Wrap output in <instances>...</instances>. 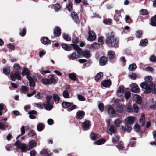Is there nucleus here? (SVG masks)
I'll list each match as a JSON object with an SVG mask.
<instances>
[{
  "mask_svg": "<svg viewBox=\"0 0 156 156\" xmlns=\"http://www.w3.org/2000/svg\"><path fill=\"white\" fill-rule=\"evenodd\" d=\"M154 85L150 83L143 82L140 84V87L145 90L144 92L146 93H150L151 90H153Z\"/></svg>",
  "mask_w": 156,
  "mask_h": 156,
  "instance_id": "1",
  "label": "nucleus"
},
{
  "mask_svg": "<svg viewBox=\"0 0 156 156\" xmlns=\"http://www.w3.org/2000/svg\"><path fill=\"white\" fill-rule=\"evenodd\" d=\"M15 145L16 146L17 149H20L22 152H26L29 150L25 144L21 143L19 140L15 142Z\"/></svg>",
  "mask_w": 156,
  "mask_h": 156,
  "instance_id": "2",
  "label": "nucleus"
},
{
  "mask_svg": "<svg viewBox=\"0 0 156 156\" xmlns=\"http://www.w3.org/2000/svg\"><path fill=\"white\" fill-rule=\"evenodd\" d=\"M62 105L63 108H67L68 107L71 106L67 109V111L68 112H70L72 110L77 108V106L73 105V103H72L65 102L62 103Z\"/></svg>",
  "mask_w": 156,
  "mask_h": 156,
  "instance_id": "3",
  "label": "nucleus"
},
{
  "mask_svg": "<svg viewBox=\"0 0 156 156\" xmlns=\"http://www.w3.org/2000/svg\"><path fill=\"white\" fill-rule=\"evenodd\" d=\"M107 57L111 62H115V52L112 50L109 51L107 53Z\"/></svg>",
  "mask_w": 156,
  "mask_h": 156,
  "instance_id": "4",
  "label": "nucleus"
},
{
  "mask_svg": "<svg viewBox=\"0 0 156 156\" xmlns=\"http://www.w3.org/2000/svg\"><path fill=\"white\" fill-rule=\"evenodd\" d=\"M114 36L113 33L111 32L108 34L107 38L106 43L111 46L112 42L114 41Z\"/></svg>",
  "mask_w": 156,
  "mask_h": 156,
  "instance_id": "5",
  "label": "nucleus"
},
{
  "mask_svg": "<svg viewBox=\"0 0 156 156\" xmlns=\"http://www.w3.org/2000/svg\"><path fill=\"white\" fill-rule=\"evenodd\" d=\"M10 75L11 80L13 81H15L16 79L19 80H21V77L19 73L18 72H16L14 74L11 73Z\"/></svg>",
  "mask_w": 156,
  "mask_h": 156,
  "instance_id": "6",
  "label": "nucleus"
},
{
  "mask_svg": "<svg viewBox=\"0 0 156 156\" xmlns=\"http://www.w3.org/2000/svg\"><path fill=\"white\" fill-rule=\"evenodd\" d=\"M41 41L42 44L46 45H50L51 43L50 40L46 37H42Z\"/></svg>",
  "mask_w": 156,
  "mask_h": 156,
  "instance_id": "7",
  "label": "nucleus"
},
{
  "mask_svg": "<svg viewBox=\"0 0 156 156\" xmlns=\"http://www.w3.org/2000/svg\"><path fill=\"white\" fill-rule=\"evenodd\" d=\"M79 55L80 56L84 57L87 58H89L91 56L90 52L87 50H84L83 51L82 50Z\"/></svg>",
  "mask_w": 156,
  "mask_h": 156,
  "instance_id": "8",
  "label": "nucleus"
},
{
  "mask_svg": "<svg viewBox=\"0 0 156 156\" xmlns=\"http://www.w3.org/2000/svg\"><path fill=\"white\" fill-rule=\"evenodd\" d=\"M82 127L85 130L88 129L90 126V122L88 120H85L82 124Z\"/></svg>",
  "mask_w": 156,
  "mask_h": 156,
  "instance_id": "9",
  "label": "nucleus"
},
{
  "mask_svg": "<svg viewBox=\"0 0 156 156\" xmlns=\"http://www.w3.org/2000/svg\"><path fill=\"white\" fill-rule=\"evenodd\" d=\"M71 16L73 21L78 23H79L80 21L77 14L75 12H73L71 14Z\"/></svg>",
  "mask_w": 156,
  "mask_h": 156,
  "instance_id": "10",
  "label": "nucleus"
},
{
  "mask_svg": "<svg viewBox=\"0 0 156 156\" xmlns=\"http://www.w3.org/2000/svg\"><path fill=\"white\" fill-rule=\"evenodd\" d=\"M89 36L88 38V40L93 41L96 38V36L95 34L93 31H89L88 32Z\"/></svg>",
  "mask_w": 156,
  "mask_h": 156,
  "instance_id": "11",
  "label": "nucleus"
},
{
  "mask_svg": "<svg viewBox=\"0 0 156 156\" xmlns=\"http://www.w3.org/2000/svg\"><path fill=\"white\" fill-rule=\"evenodd\" d=\"M124 93V88L122 86H119L118 89L117 93V96L121 97L122 96Z\"/></svg>",
  "mask_w": 156,
  "mask_h": 156,
  "instance_id": "12",
  "label": "nucleus"
},
{
  "mask_svg": "<svg viewBox=\"0 0 156 156\" xmlns=\"http://www.w3.org/2000/svg\"><path fill=\"white\" fill-rule=\"evenodd\" d=\"M135 118L134 117L129 116L125 119V122L126 124H131L133 123Z\"/></svg>",
  "mask_w": 156,
  "mask_h": 156,
  "instance_id": "13",
  "label": "nucleus"
},
{
  "mask_svg": "<svg viewBox=\"0 0 156 156\" xmlns=\"http://www.w3.org/2000/svg\"><path fill=\"white\" fill-rule=\"evenodd\" d=\"M107 131L108 133L111 135H112V133H115L116 132V127L114 125H112L108 129H107Z\"/></svg>",
  "mask_w": 156,
  "mask_h": 156,
  "instance_id": "14",
  "label": "nucleus"
},
{
  "mask_svg": "<svg viewBox=\"0 0 156 156\" xmlns=\"http://www.w3.org/2000/svg\"><path fill=\"white\" fill-rule=\"evenodd\" d=\"M67 57L70 60H74L76 58H80V56L77 55L76 52H74L70 55H68Z\"/></svg>",
  "mask_w": 156,
  "mask_h": 156,
  "instance_id": "15",
  "label": "nucleus"
},
{
  "mask_svg": "<svg viewBox=\"0 0 156 156\" xmlns=\"http://www.w3.org/2000/svg\"><path fill=\"white\" fill-rule=\"evenodd\" d=\"M85 115V113L83 111H78L76 114V118L77 119L80 120L83 118Z\"/></svg>",
  "mask_w": 156,
  "mask_h": 156,
  "instance_id": "16",
  "label": "nucleus"
},
{
  "mask_svg": "<svg viewBox=\"0 0 156 156\" xmlns=\"http://www.w3.org/2000/svg\"><path fill=\"white\" fill-rule=\"evenodd\" d=\"M108 114L111 116H115L116 115L115 111L113 108L109 107L108 109Z\"/></svg>",
  "mask_w": 156,
  "mask_h": 156,
  "instance_id": "17",
  "label": "nucleus"
},
{
  "mask_svg": "<svg viewBox=\"0 0 156 156\" xmlns=\"http://www.w3.org/2000/svg\"><path fill=\"white\" fill-rule=\"evenodd\" d=\"M62 47L64 50L67 51H70L72 49L71 44L69 45L65 43H62Z\"/></svg>",
  "mask_w": 156,
  "mask_h": 156,
  "instance_id": "18",
  "label": "nucleus"
},
{
  "mask_svg": "<svg viewBox=\"0 0 156 156\" xmlns=\"http://www.w3.org/2000/svg\"><path fill=\"white\" fill-rule=\"evenodd\" d=\"M107 62V58L105 56H102L100 59L99 63L101 66H104L106 64Z\"/></svg>",
  "mask_w": 156,
  "mask_h": 156,
  "instance_id": "19",
  "label": "nucleus"
},
{
  "mask_svg": "<svg viewBox=\"0 0 156 156\" xmlns=\"http://www.w3.org/2000/svg\"><path fill=\"white\" fill-rule=\"evenodd\" d=\"M41 156H50L51 153L49 151L45 149H42L40 152Z\"/></svg>",
  "mask_w": 156,
  "mask_h": 156,
  "instance_id": "20",
  "label": "nucleus"
},
{
  "mask_svg": "<svg viewBox=\"0 0 156 156\" xmlns=\"http://www.w3.org/2000/svg\"><path fill=\"white\" fill-rule=\"evenodd\" d=\"M54 34L55 37H58L60 35V29L59 27H56L54 30Z\"/></svg>",
  "mask_w": 156,
  "mask_h": 156,
  "instance_id": "21",
  "label": "nucleus"
},
{
  "mask_svg": "<svg viewBox=\"0 0 156 156\" xmlns=\"http://www.w3.org/2000/svg\"><path fill=\"white\" fill-rule=\"evenodd\" d=\"M133 99L134 101H136V102L139 104L141 103L142 101V98L138 95H135L133 97Z\"/></svg>",
  "mask_w": 156,
  "mask_h": 156,
  "instance_id": "22",
  "label": "nucleus"
},
{
  "mask_svg": "<svg viewBox=\"0 0 156 156\" xmlns=\"http://www.w3.org/2000/svg\"><path fill=\"white\" fill-rule=\"evenodd\" d=\"M90 137L91 140H95L100 138V136L98 134L91 133L90 134Z\"/></svg>",
  "mask_w": 156,
  "mask_h": 156,
  "instance_id": "23",
  "label": "nucleus"
},
{
  "mask_svg": "<svg viewBox=\"0 0 156 156\" xmlns=\"http://www.w3.org/2000/svg\"><path fill=\"white\" fill-rule=\"evenodd\" d=\"M121 129L124 131L130 132L131 131L132 128L131 127L128 125L126 126L125 127L122 126H121Z\"/></svg>",
  "mask_w": 156,
  "mask_h": 156,
  "instance_id": "24",
  "label": "nucleus"
},
{
  "mask_svg": "<svg viewBox=\"0 0 156 156\" xmlns=\"http://www.w3.org/2000/svg\"><path fill=\"white\" fill-rule=\"evenodd\" d=\"M36 144H37L35 141L34 140H31L29 142L28 147L29 149H31L35 147Z\"/></svg>",
  "mask_w": 156,
  "mask_h": 156,
  "instance_id": "25",
  "label": "nucleus"
},
{
  "mask_svg": "<svg viewBox=\"0 0 156 156\" xmlns=\"http://www.w3.org/2000/svg\"><path fill=\"white\" fill-rule=\"evenodd\" d=\"M124 106V105H118L116 108V111L119 113H122L123 111V108Z\"/></svg>",
  "mask_w": 156,
  "mask_h": 156,
  "instance_id": "26",
  "label": "nucleus"
},
{
  "mask_svg": "<svg viewBox=\"0 0 156 156\" xmlns=\"http://www.w3.org/2000/svg\"><path fill=\"white\" fill-rule=\"evenodd\" d=\"M140 90L138 86L136 84H134L131 88V91L132 92L137 93L139 92Z\"/></svg>",
  "mask_w": 156,
  "mask_h": 156,
  "instance_id": "27",
  "label": "nucleus"
},
{
  "mask_svg": "<svg viewBox=\"0 0 156 156\" xmlns=\"http://www.w3.org/2000/svg\"><path fill=\"white\" fill-rule=\"evenodd\" d=\"M48 79L49 83H54L55 84L56 83V81L54 78V76L52 75H51L48 76Z\"/></svg>",
  "mask_w": 156,
  "mask_h": 156,
  "instance_id": "28",
  "label": "nucleus"
},
{
  "mask_svg": "<svg viewBox=\"0 0 156 156\" xmlns=\"http://www.w3.org/2000/svg\"><path fill=\"white\" fill-rule=\"evenodd\" d=\"M111 85V82L110 80H105L101 83V85L106 87H108Z\"/></svg>",
  "mask_w": 156,
  "mask_h": 156,
  "instance_id": "29",
  "label": "nucleus"
},
{
  "mask_svg": "<svg viewBox=\"0 0 156 156\" xmlns=\"http://www.w3.org/2000/svg\"><path fill=\"white\" fill-rule=\"evenodd\" d=\"M9 124L8 123H4V122H0V129L2 130H4L5 128L9 126Z\"/></svg>",
  "mask_w": 156,
  "mask_h": 156,
  "instance_id": "30",
  "label": "nucleus"
},
{
  "mask_svg": "<svg viewBox=\"0 0 156 156\" xmlns=\"http://www.w3.org/2000/svg\"><path fill=\"white\" fill-rule=\"evenodd\" d=\"M118 41L115 37L114 39V41L112 42V44L111 47L114 48H117L118 47Z\"/></svg>",
  "mask_w": 156,
  "mask_h": 156,
  "instance_id": "31",
  "label": "nucleus"
},
{
  "mask_svg": "<svg viewBox=\"0 0 156 156\" xmlns=\"http://www.w3.org/2000/svg\"><path fill=\"white\" fill-rule=\"evenodd\" d=\"M72 48H73V49L76 50L77 53L79 54L80 53V52L82 51L81 49L77 45L74 44H71Z\"/></svg>",
  "mask_w": 156,
  "mask_h": 156,
  "instance_id": "32",
  "label": "nucleus"
},
{
  "mask_svg": "<svg viewBox=\"0 0 156 156\" xmlns=\"http://www.w3.org/2000/svg\"><path fill=\"white\" fill-rule=\"evenodd\" d=\"M27 78L29 81L30 85L31 87H34L35 86V83L33 79L30 76H27Z\"/></svg>",
  "mask_w": 156,
  "mask_h": 156,
  "instance_id": "33",
  "label": "nucleus"
},
{
  "mask_svg": "<svg viewBox=\"0 0 156 156\" xmlns=\"http://www.w3.org/2000/svg\"><path fill=\"white\" fill-rule=\"evenodd\" d=\"M148 43V41L147 39L141 40L140 42L139 45L141 46L144 47L147 46Z\"/></svg>",
  "mask_w": 156,
  "mask_h": 156,
  "instance_id": "34",
  "label": "nucleus"
},
{
  "mask_svg": "<svg viewBox=\"0 0 156 156\" xmlns=\"http://www.w3.org/2000/svg\"><path fill=\"white\" fill-rule=\"evenodd\" d=\"M140 121L141 123V126H144L145 124V115L143 114H141V117L140 119Z\"/></svg>",
  "mask_w": 156,
  "mask_h": 156,
  "instance_id": "35",
  "label": "nucleus"
},
{
  "mask_svg": "<svg viewBox=\"0 0 156 156\" xmlns=\"http://www.w3.org/2000/svg\"><path fill=\"white\" fill-rule=\"evenodd\" d=\"M114 123L115 127H118L122 124V122L119 119L117 118L115 120Z\"/></svg>",
  "mask_w": 156,
  "mask_h": 156,
  "instance_id": "36",
  "label": "nucleus"
},
{
  "mask_svg": "<svg viewBox=\"0 0 156 156\" xmlns=\"http://www.w3.org/2000/svg\"><path fill=\"white\" fill-rule=\"evenodd\" d=\"M69 78L73 80H75L76 79V75L74 73H69Z\"/></svg>",
  "mask_w": 156,
  "mask_h": 156,
  "instance_id": "37",
  "label": "nucleus"
},
{
  "mask_svg": "<svg viewBox=\"0 0 156 156\" xmlns=\"http://www.w3.org/2000/svg\"><path fill=\"white\" fill-rule=\"evenodd\" d=\"M54 9L55 11L58 12L62 10V8L60 4H56L55 5Z\"/></svg>",
  "mask_w": 156,
  "mask_h": 156,
  "instance_id": "38",
  "label": "nucleus"
},
{
  "mask_svg": "<svg viewBox=\"0 0 156 156\" xmlns=\"http://www.w3.org/2000/svg\"><path fill=\"white\" fill-rule=\"evenodd\" d=\"M137 66L136 64H133L130 65L128 67V69L129 70L132 71H134L136 68Z\"/></svg>",
  "mask_w": 156,
  "mask_h": 156,
  "instance_id": "39",
  "label": "nucleus"
},
{
  "mask_svg": "<svg viewBox=\"0 0 156 156\" xmlns=\"http://www.w3.org/2000/svg\"><path fill=\"white\" fill-rule=\"evenodd\" d=\"M151 24L153 26H156V15L152 18L151 21Z\"/></svg>",
  "mask_w": 156,
  "mask_h": 156,
  "instance_id": "40",
  "label": "nucleus"
},
{
  "mask_svg": "<svg viewBox=\"0 0 156 156\" xmlns=\"http://www.w3.org/2000/svg\"><path fill=\"white\" fill-rule=\"evenodd\" d=\"M53 98L55 102L58 103L60 99V97L57 94H54L53 95Z\"/></svg>",
  "mask_w": 156,
  "mask_h": 156,
  "instance_id": "41",
  "label": "nucleus"
},
{
  "mask_svg": "<svg viewBox=\"0 0 156 156\" xmlns=\"http://www.w3.org/2000/svg\"><path fill=\"white\" fill-rule=\"evenodd\" d=\"M103 76V73L102 72H100L98 73L95 77V79L97 82H98L101 77Z\"/></svg>",
  "mask_w": 156,
  "mask_h": 156,
  "instance_id": "42",
  "label": "nucleus"
},
{
  "mask_svg": "<svg viewBox=\"0 0 156 156\" xmlns=\"http://www.w3.org/2000/svg\"><path fill=\"white\" fill-rule=\"evenodd\" d=\"M62 96L65 98H70L69 94L67 90H65L63 92Z\"/></svg>",
  "mask_w": 156,
  "mask_h": 156,
  "instance_id": "43",
  "label": "nucleus"
},
{
  "mask_svg": "<svg viewBox=\"0 0 156 156\" xmlns=\"http://www.w3.org/2000/svg\"><path fill=\"white\" fill-rule=\"evenodd\" d=\"M22 73L23 76L27 75V76H30V73L29 70L26 68H25L23 70Z\"/></svg>",
  "mask_w": 156,
  "mask_h": 156,
  "instance_id": "44",
  "label": "nucleus"
},
{
  "mask_svg": "<svg viewBox=\"0 0 156 156\" xmlns=\"http://www.w3.org/2000/svg\"><path fill=\"white\" fill-rule=\"evenodd\" d=\"M44 105L46 109L48 110H50L53 108V106L50 104H44Z\"/></svg>",
  "mask_w": 156,
  "mask_h": 156,
  "instance_id": "45",
  "label": "nucleus"
},
{
  "mask_svg": "<svg viewBox=\"0 0 156 156\" xmlns=\"http://www.w3.org/2000/svg\"><path fill=\"white\" fill-rule=\"evenodd\" d=\"M105 142V140L104 139H101L96 141L95 143L98 145H100L103 144Z\"/></svg>",
  "mask_w": 156,
  "mask_h": 156,
  "instance_id": "46",
  "label": "nucleus"
},
{
  "mask_svg": "<svg viewBox=\"0 0 156 156\" xmlns=\"http://www.w3.org/2000/svg\"><path fill=\"white\" fill-rule=\"evenodd\" d=\"M129 77L131 79L135 80L137 78L138 75L134 73H133L129 74Z\"/></svg>",
  "mask_w": 156,
  "mask_h": 156,
  "instance_id": "47",
  "label": "nucleus"
},
{
  "mask_svg": "<svg viewBox=\"0 0 156 156\" xmlns=\"http://www.w3.org/2000/svg\"><path fill=\"white\" fill-rule=\"evenodd\" d=\"M4 73L6 75H8L9 74L10 72V68L9 67H7L4 68L3 69Z\"/></svg>",
  "mask_w": 156,
  "mask_h": 156,
  "instance_id": "48",
  "label": "nucleus"
},
{
  "mask_svg": "<svg viewBox=\"0 0 156 156\" xmlns=\"http://www.w3.org/2000/svg\"><path fill=\"white\" fill-rule=\"evenodd\" d=\"M63 37L64 39L67 41H70L71 40L70 37L67 34L64 33L63 34Z\"/></svg>",
  "mask_w": 156,
  "mask_h": 156,
  "instance_id": "49",
  "label": "nucleus"
},
{
  "mask_svg": "<svg viewBox=\"0 0 156 156\" xmlns=\"http://www.w3.org/2000/svg\"><path fill=\"white\" fill-rule=\"evenodd\" d=\"M37 129L38 131H41L44 128V125L41 123L38 124L37 126Z\"/></svg>",
  "mask_w": 156,
  "mask_h": 156,
  "instance_id": "50",
  "label": "nucleus"
},
{
  "mask_svg": "<svg viewBox=\"0 0 156 156\" xmlns=\"http://www.w3.org/2000/svg\"><path fill=\"white\" fill-rule=\"evenodd\" d=\"M133 129L135 131L137 132H139L140 130L139 125L137 123L135 124L133 127Z\"/></svg>",
  "mask_w": 156,
  "mask_h": 156,
  "instance_id": "51",
  "label": "nucleus"
},
{
  "mask_svg": "<svg viewBox=\"0 0 156 156\" xmlns=\"http://www.w3.org/2000/svg\"><path fill=\"white\" fill-rule=\"evenodd\" d=\"M118 12V15L117 16L116 15L114 17L115 20L117 22H118L119 21V19L120 18V16L121 15V12L119 11Z\"/></svg>",
  "mask_w": 156,
  "mask_h": 156,
  "instance_id": "52",
  "label": "nucleus"
},
{
  "mask_svg": "<svg viewBox=\"0 0 156 156\" xmlns=\"http://www.w3.org/2000/svg\"><path fill=\"white\" fill-rule=\"evenodd\" d=\"M26 29L25 28H23L20 30V35L22 37L24 36L26 34Z\"/></svg>",
  "mask_w": 156,
  "mask_h": 156,
  "instance_id": "53",
  "label": "nucleus"
},
{
  "mask_svg": "<svg viewBox=\"0 0 156 156\" xmlns=\"http://www.w3.org/2000/svg\"><path fill=\"white\" fill-rule=\"evenodd\" d=\"M117 147L119 150H123L124 148L123 142H120L118 144Z\"/></svg>",
  "mask_w": 156,
  "mask_h": 156,
  "instance_id": "54",
  "label": "nucleus"
},
{
  "mask_svg": "<svg viewBox=\"0 0 156 156\" xmlns=\"http://www.w3.org/2000/svg\"><path fill=\"white\" fill-rule=\"evenodd\" d=\"M152 80V77L150 76H147L144 78V80L146 82H147L148 83H150Z\"/></svg>",
  "mask_w": 156,
  "mask_h": 156,
  "instance_id": "55",
  "label": "nucleus"
},
{
  "mask_svg": "<svg viewBox=\"0 0 156 156\" xmlns=\"http://www.w3.org/2000/svg\"><path fill=\"white\" fill-rule=\"evenodd\" d=\"M126 109L128 112H131L132 111V108L129 103H128L126 105Z\"/></svg>",
  "mask_w": 156,
  "mask_h": 156,
  "instance_id": "56",
  "label": "nucleus"
},
{
  "mask_svg": "<svg viewBox=\"0 0 156 156\" xmlns=\"http://www.w3.org/2000/svg\"><path fill=\"white\" fill-rule=\"evenodd\" d=\"M103 23L105 24L110 25L112 24V21L110 19H107L104 20Z\"/></svg>",
  "mask_w": 156,
  "mask_h": 156,
  "instance_id": "57",
  "label": "nucleus"
},
{
  "mask_svg": "<svg viewBox=\"0 0 156 156\" xmlns=\"http://www.w3.org/2000/svg\"><path fill=\"white\" fill-rule=\"evenodd\" d=\"M13 68L16 70H19L21 69V67L18 64L15 63L14 64Z\"/></svg>",
  "mask_w": 156,
  "mask_h": 156,
  "instance_id": "58",
  "label": "nucleus"
},
{
  "mask_svg": "<svg viewBox=\"0 0 156 156\" xmlns=\"http://www.w3.org/2000/svg\"><path fill=\"white\" fill-rule=\"evenodd\" d=\"M125 99L126 100H128L129 99L131 96L130 93L129 91L126 92L125 94Z\"/></svg>",
  "mask_w": 156,
  "mask_h": 156,
  "instance_id": "59",
  "label": "nucleus"
},
{
  "mask_svg": "<svg viewBox=\"0 0 156 156\" xmlns=\"http://www.w3.org/2000/svg\"><path fill=\"white\" fill-rule=\"evenodd\" d=\"M140 13L143 15H147L148 14V11L146 9H143L140 12Z\"/></svg>",
  "mask_w": 156,
  "mask_h": 156,
  "instance_id": "60",
  "label": "nucleus"
},
{
  "mask_svg": "<svg viewBox=\"0 0 156 156\" xmlns=\"http://www.w3.org/2000/svg\"><path fill=\"white\" fill-rule=\"evenodd\" d=\"M150 60L152 62H156V56L154 55H151L150 57Z\"/></svg>",
  "mask_w": 156,
  "mask_h": 156,
  "instance_id": "61",
  "label": "nucleus"
},
{
  "mask_svg": "<svg viewBox=\"0 0 156 156\" xmlns=\"http://www.w3.org/2000/svg\"><path fill=\"white\" fill-rule=\"evenodd\" d=\"M136 37L137 38H140L141 37L143 34L141 30H138L136 32Z\"/></svg>",
  "mask_w": 156,
  "mask_h": 156,
  "instance_id": "62",
  "label": "nucleus"
},
{
  "mask_svg": "<svg viewBox=\"0 0 156 156\" xmlns=\"http://www.w3.org/2000/svg\"><path fill=\"white\" fill-rule=\"evenodd\" d=\"M42 82L43 84L45 85L50 84L48 79L46 78L43 79L42 80Z\"/></svg>",
  "mask_w": 156,
  "mask_h": 156,
  "instance_id": "63",
  "label": "nucleus"
},
{
  "mask_svg": "<svg viewBox=\"0 0 156 156\" xmlns=\"http://www.w3.org/2000/svg\"><path fill=\"white\" fill-rule=\"evenodd\" d=\"M98 108L102 112L104 110V105L103 103H100L98 105Z\"/></svg>",
  "mask_w": 156,
  "mask_h": 156,
  "instance_id": "64",
  "label": "nucleus"
}]
</instances>
